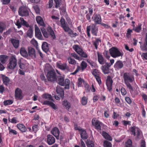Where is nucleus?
<instances>
[{
	"label": "nucleus",
	"instance_id": "1",
	"mask_svg": "<svg viewBox=\"0 0 147 147\" xmlns=\"http://www.w3.org/2000/svg\"><path fill=\"white\" fill-rule=\"evenodd\" d=\"M61 27L63 28L64 31L66 32H68L69 35L71 37H75L78 36V34L76 33H74L73 31L70 28L65 20L61 18L60 20Z\"/></svg>",
	"mask_w": 147,
	"mask_h": 147
},
{
	"label": "nucleus",
	"instance_id": "2",
	"mask_svg": "<svg viewBox=\"0 0 147 147\" xmlns=\"http://www.w3.org/2000/svg\"><path fill=\"white\" fill-rule=\"evenodd\" d=\"M123 77L124 83L127 88L130 90V92L131 91H133V88L129 82L131 83L134 81V76L131 75L129 73L125 72L123 74Z\"/></svg>",
	"mask_w": 147,
	"mask_h": 147
},
{
	"label": "nucleus",
	"instance_id": "3",
	"mask_svg": "<svg viewBox=\"0 0 147 147\" xmlns=\"http://www.w3.org/2000/svg\"><path fill=\"white\" fill-rule=\"evenodd\" d=\"M130 131L131 132V135H134V136H136L135 139L136 140H138L141 138V132L139 128L134 126L131 127Z\"/></svg>",
	"mask_w": 147,
	"mask_h": 147
},
{
	"label": "nucleus",
	"instance_id": "4",
	"mask_svg": "<svg viewBox=\"0 0 147 147\" xmlns=\"http://www.w3.org/2000/svg\"><path fill=\"white\" fill-rule=\"evenodd\" d=\"M70 81L68 79H66L65 81L63 77L59 76L58 78V84L62 86H65L66 89H68L69 88Z\"/></svg>",
	"mask_w": 147,
	"mask_h": 147
},
{
	"label": "nucleus",
	"instance_id": "5",
	"mask_svg": "<svg viewBox=\"0 0 147 147\" xmlns=\"http://www.w3.org/2000/svg\"><path fill=\"white\" fill-rule=\"evenodd\" d=\"M73 49L81 57L85 58L87 57L88 55L86 53L84 52L81 48L79 47L78 45H74L73 46Z\"/></svg>",
	"mask_w": 147,
	"mask_h": 147
},
{
	"label": "nucleus",
	"instance_id": "6",
	"mask_svg": "<svg viewBox=\"0 0 147 147\" xmlns=\"http://www.w3.org/2000/svg\"><path fill=\"white\" fill-rule=\"evenodd\" d=\"M28 8L26 6H23L20 7L18 11L19 15L22 17L29 16Z\"/></svg>",
	"mask_w": 147,
	"mask_h": 147
},
{
	"label": "nucleus",
	"instance_id": "7",
	"mask_svg": "<svg viewBox=\"0 0 147 147\" xmlns=\"http://www.w3.org/2000/svg\"><path fill=\"white\" fill-rule=\"evenodd\" d=\"M47 77L48 81L52 82H54L57 80L56 73L52 71H50L48 72Z\"/></svg>",
	"mask_w": 147,
	"mask_h": 147
},
{
	"label": "nucleus",
	"instance_id": "8",
	"mask_svg": "<svg viewBox=\"0 0 147 147\" xmlns=\"http://www.w3.org/2000/svg\"><path fill=\"white\" fill-rule=\"evenodd\" d=\"M17 65V59L15 56H12L10 59L9 63L8 64V68L11 69H14Z\"/></svg>",
	"mask_w": 147,
	"mask_h": 147
},
{
	"label": "nucleus",
	"instance_id": "9",
	"mask_svg": "<svg viewBox=\"0 0 147 147\" xmlns=\"http://www.w3.org/2000/svg\"><path fill=\"white\" fill-rule=\"evenodd\" d=\"M110 54L112 57L114 58L122 56V54L115 47L111 48L109 50Z\"/></svg>",
	"mask_w": 147,
	"mask_h": 147
},
{
	"label": "nucleus",
	"instance_id": "10",
	"mask_svg": "<svg viewBox=\"0 0 147 147\" xmlns=\"http://www.w3.org/2000/svg\"><path fill=\"white\" fill-rule=\"evenodd\" d=\"M87 28L90 29V30L91 31V33L93 35L97 36L98 30L96 24H92L89 26H88Z\"/></svg>",
	"mask_w": 147,
	"mask_h": 147
},
{
	"label": "nucleus",
	"instance_id": "11",
	"mask_svg": "<svg viewBox=\"0 0 147 147\" xmlns=\"http://www.w3.org/2000/svg\"><path fill=\"white\" fill-rule=\"evenodd\" d=\"M92 19L96 24H100L102 21L100 16L98 14L94 13L92 17Z\"/></svg>",
	"mask_w": 147,
	"mask_h": 147
},
{
	"label": "nucleus",
	"instance_id": "12",
	"mask_svg": "<svg viewBox=\"0 0 147 147\" xmlns=\"http://www.w3.org/2000/svg\"><path fill=\"white\" fill-rule=\"evenodd\" d=\"M35 36L39 40H43V37L40 31L36 25H35Z\"/></svg>",
	"mask_w": 147,
	"mask_h": 147
},
{
	"label": "nucleus",
	"instance_id": "13",
	"mask_svg": "<svg viewBox=\"0 0 147 147\" xmlns=\"http://www.w3.org/2000/svg\"><path fill=\"white\" fill-rule=\"evenodd\" d=\"M113 81L110 76L107 77L106 81V84L107 89L109 91H111L112 89V86Z\"/></svg>",
	"mask_w": 147,
	"mask_h": 147
},
{
	"label": "nucleus",
	"instance_id": "14",
	"mask_svg": "<svg viewBox=\"0 0 147 147\" xmlns=\"http://www.w3.org/2000/svg\"><path fill=\"white\" fill-rule=\"evenodd\" d=\"M55 138L52 135L49 134L47 136V142L49 145L53 144L55 143Z\"/></svg>",
	"mask_w": 147,
	"mask_h": 147
},
{
	"label": "nucleus",
	"instance_id": "15",
	"mask_svg": "<svg viewBox=\"0 0 147 147\" xmlns=\"http://www.w3.org/2000/svg\"><path fill=\"white\" fill-rule=\"evenodd\" d=\"M28 54L30 56L33 58L36 57V52L35 49L31 47H28Z\"/></svg>",
	"mask_w": 147,
	"mask_h": 147
},
{
	"label": "nucleus",
	"instance_id": "16",
	"mask_svg": "<svg viewBox=\"0 0 147 147\" xmlns=\"http://www.w3.org/2000/svg\"><path fill=\"white\" fill-rule=\"evenodd\" d=\"M15 97L16 99L21 100L22 98V91L19 88H17L15 90Z\"/></svg>",
	"mask_w": 147,
	"mask_h": 147
},
{
	"label": "nucleus",
	"instance_id": "17",
	"mask_svg": "<svg viewBox=\"0 0 147 147\" xmlns=\"http://www.w3.org/2000/svg\"><path fill=\"white\" fill-rule=\"evenodd\" d=\"M44 105H47L51 107L53 109L56 110L57 109V107L55 105V104L51 101L46 100L43 102Z\"/></svg>",
	"mask_w": 147,
	"mask_h": 147
},
{
	"label": "nucleus",
	"instance_id": "18",
	"mask_svg": "<svg viewBox=\"0 0 147 147\" xmlns=\"http://www.w3.org/2000/svg\"><path fill=\"white\" fill-rule=\"evenodd\" d=\"M51 133L56 137V139H59V131L57 128L56 127L54 128L51 130Z\"/></svg>",
	"mask_w": 147,
	"mask_h": 147
},
{
	"label": "nucleus",
	"instance_id": "19",
	"mask_svg": "<svg viewBox=\"0 0 147 147\" xmlns=\"http://www.w3.org/2000/svg\"><path fill=\"white\" fill-rule=\"evenodd\" d=\"M92 123L95 127V128L97 129L98 131H100L101 130V126L100 125L101 123L98 121L96 120L95 121V120L93 119L92 121Z\"/></svg>",
	"mask_w": 147,
	"mask_h": 147
},
{
	"label": "nucleus",
	"instance_id": "20",
	"mask_svg": "<svg viewBox=\"0 0 147 147\" xmlns=\"http://www.w3.org/2000/svg\"><path fill=\"white\" fill-rule=\"evenodd\" d=\"M114 67L116 69L119 70L122 68L123 67V64L121 61H117L114 65Z\"/></svg>",
	"mask_w": 147,
	"mask_h": 147
},
{
	"label": "nucleus",
	"instance_id": "21",
	"mask_svg": "<svg viewBox=\"0 0 147 147\" xmlns=\"http://www.w3.org/2000/svg\"><path fill=\"white\" fill-rule=\"evenodd\" d=\"M20 53L22 56L25 58L28 57V53L25 48L22 47L20 49Z\"/></svg>",
	"mask_w": 147,
	"mask_h": 147
},
{
	"label": "nucleus",
	"instance_id": "22",
	"mask_svg": "<svg viewBox=\"0 0 147 147\" xmlns=\"http://www.w3.org/2000/svg\"><path fill=\"white\" fill-rule=\"evenodd\" d=\"M18 63L20 69L24 70L27 68V64L22 62L21 59L18 60Z\"/></svg>",
	"mask_w": 147,
	"mask_h": 147
},
{
	"label": "nucleus",
	"instance_id": "23",
	"mask_svg": "<svg viewBox=\"0 0 147 147\" xmlns=\"http://www.w3.org/2000/svg\"><path fill=\"white\" fill-rule=\"evenodd\" d=\"M36 20L37 23L40 26L43 27L45 26L43 20L41 17L39 16H37L36 18Z\"/></svg>",
	"mask_w": 147,
	"mask_h": 147
},
{
	"label": "nucleus",
	"instance_id": "24",
	"mask_svg": "<svg viewBox=\"0 0 147 147\" xmlns=\"http://www.w3.org/2000/svg\"><path fill=\"white\" fill-rule=\"evenodd\" d=\"M1 77L3 83L5 85L7 86L9 84L10 82V79L9 78L3 74L1 75Z\"/></svg>",
	"mask_w": 147,
	"mask_h": 147
},
{
	"label": "nucleus",
	"instance_id": "25",
	"mask_svg": "<svg viewBox=\"0 0 147 147\" xmlns=\"http://www.w3.org/2000/svg\"><path fill=\"white\" fill-rule=\"evenodd\" d=\"M98 60L99 63L101 65L104 64L106 61V60L104 58L102 55L98 53Z\"/></svg>",
	"mask_w": 147,
	"mask_h": 147
},
{
	"label": "nucleus",
	"instance_id": "26",
	"mask_svg": "<svg viewBox=\"0 0 147 147\" xmlns=\"http://www.w3.org/2000/svg\"><path fill=\"white\" fill-rule=\"evenodd\" d=\"M56 92L57 94L61 95V96H64V92L63 89L60 86H57Z\"/></svg>",
	"mask_w": 147,
	"mask_h": 147
},
{
	"label": "nucleus",
	"instance_id": "27",
	"mask_svg": "<svg viewBox=\"0 0 147 147\" xmlns=\"http://www.w3.org/2000/svg\"><path fill=\"white\" fill-rule=\"evenodd\" d=\"M11 42L13 47L16 49L18 48L19 45V41L18 40L12 39L11 40Z\"/></svg>",
	"mask_w": 147,
	"mask_h": 147
},
{
	"label": "nucleus",
	"instance_id": "28",
	"mask_svg": "<svg viewBox=\"0 0 147 147\" xmlns=\"http://www.w3.org/2000/svg\"><path fill=\"white\" fill-rule=\"evenodd\" d=\"M42 48L45 52L46 53L48 52L49 51V48L47 43L46 42H43L42 45Z\"/></svg>",
	"mask_w": 147,
	"mask_h": 147
},
{
	"label": "nucleus",
	"instance_id": "29",
	"mask_svg": "<svg viewBox=\"0 0 147 147\" xmlns=\"http://www.w3.org/2000/svg\"><path fill=\"white\" fill-rule=\"evenodd\" d=\"M102 135L103 137L104 138H105L107 140L110 141L112 140V138L107 132L103 131L102 132Z\"/></svg>",
	"mask_w": 147,
	"mask_h": 147
},
{
	"label": "nucleus",
	"instance_id": "30",
	"mask_svg": "<svg viewBox=\"0 0 147 147\" xmlns=\"http://www.w3.org/2000/svg\"><path fill=\"white\" fill-rule=\"evenodd\" d=\"M92 138L91 140L89 139L87 140L86 144L88 147H94V141L92 140Z\"/></svg>",
	"mask_w": 147,
	"mask_h": 147
},
{
	"label": "nucleus",
	"instance_id": "31",
	"mask_svg": "<svg viewBox=\"0 0 147 147\" xmlns=\"http://www.w3.org/2000/svg\"><path fill=\"white\" fill-rule=\"evenodd\" d=\"M63 105L67 109H69L71 107L70 103L67 100H64L63 102Z\"/></svg>",
	"mask_w": 147,
	"mask_h": 147
},
{
	"label": "nucleus",
	"instance_id": "32",
	"mask_svg": "<svg viewBox=\"0 0 147 147\" xmlns=\"http://www.w3.org/2000/svg\"><path fill=\"white\" fill-rule=\"evenodd\" d=\"M47 31L49 32L50 35L53 38V39H54L55 38V36L52 29L51 27H49L47 28Z\"/></svg>",
	"mask_w": 147,
	"mask_h": 147
},
{
	"label": "nucleus",
	"instance_id": "33",
	"mask_svg": "<svg viewBox=\"0 0 147 147\" xmlns=\"http://www.w3.org/2000/svg\"><path fill=\"white\" fill-rule=\"evenodd\" d=\"M42 98H43L49 100H53L52 96L51 95L48 94H45L42 95Z\"/></svg>",
	"mask_w": 147,
	"mask_h": 147
},
{
	"label": "nucleus",
	"instance_id": "34",
	"mask_svg": "<svg viewBox=\"0 0 147 147\" xmlns=\"http://www.w3.org/2000/svg\"><path fill=\"white\" fill-rule=\"evenodd\" d=\"M17 127L21 131L25 132L26 131V128L25 126L23 124H18L17 125Z\"/></svg>",
	"mask_w": 147,
	"mask_h": 147
},
{
	"label": "nucleus",
	"instance_id": "35",
	"mask_svg": "<svg viewBox=\"0 0 147 147\" xmlns=\"http://www.w3.org/2000/svg\"><path fill=\"white\" fill-rule=\"evenodd\" d=\"M7 57L5 55H1L0 56V61L1 63H5L6 62Z\"/></svg>",
	"mask_w": 147,
	"mask_h": 147
},
{
	"label": "nucleus",
	"instance_id": "36",
	"mask_svg": "<svg viewBox=\"0 0 147 147\" xmlns=\"http://www.w3.org/2000/svg\"><path fill=\"white\" fill-rule=\"evenodd\" d=\"M57 66L59 68L62 70H65L68 68L67 64L65 63L58 64Z\"/></svg>",
	"mask_w": 147,
	"mask_h": 147
},
{
	"label": "nucleus",
	"instance_id": "37",
	"mask_svg": "<svg viewBox=\"0 0 147 147\" xmlns=\"http://www.w3.org/2000/svg\"><path fill=\"white\" fill-rule=\"evenodd\" d=\"M96 40L95 41L93 42V45L94 46V47L96 49H97L98 46L99 45V43H101V40L98 38H95Z\"/></svg>",
	"mask_w": 147,
	"mask_h": 147
},
{
	"label": "nucleus",
	"instance_id": "38",
	"mask_svg": "<svg viewBox=\"0 0 147 147\" xmlns=\"http://www.w3.org/2000/svg\"><path fill=\"white\" fill-rule=\"evenodd\" d=\"M81 138L83 139H86L88 138V136L86 131L85 130H82L81 133Z\"/></svg>",
	"mask_w": 147,
	"mask_h": 147
},
{
	"label": "nucleus",
	"instance_id": "39",
	"mask_svg": "<svg viewBox=\"0 0 147 147\" xmlns=\"http://www.w3.org/2000/svg\"><path fill=\"white\" fill-rule=\"evenodd\" d=\"M102 69L103 73L105 74H107L109 72V68L106 67L105 66H102Z\"/></svg>",
	"mask_w": 147,
	"mask_h": 147
},
{
	"label": "nucleus",
	"instance_id": "40",
	"mask_svg": "<svg viewBox=\"0 0 147 147\" xmlns=\"http://www.w3.org/2000/svg\"><path fill=\"white\" fill-rule=\"evenodd\" d=\"M33 30L32 29L31 27H30V29L27 31V35L29 38H31L32 36Z\"/></svg>",
	"mask_w": 147,
	"mask_h": 147
},
{
	"label": "nucleus",
	"instance_id": "41",
	"mask_svg": "<svg viewBox=\"0 0 147 147\" xmlns=\"http://www.w3.org/2000/svg\"><path fill=\"white\" fill-rule=\"evenodd\" d=\"M6 26L4 24L0 22V33L2 34L3 31L5 29Z\"/></svg>",
	"mask_w": 147,
	"mask_h": 147
},
{
	"label": "nucleus",
	"instance_id": "42",
	"mask_svg": "<svg viewBox=\"0 0 147 147\" xmlns=\"http://www.w3.org/2000/svg\"><path fill=\"white\" fill-rule=\"evenodd\" d=\"M142 29V24H139L138 26L136 28H133V30L136 32L139 33Z\"/></svg>",
	"mask_w": 147,
	"mask_h": 147
},
{
	"label": "nucleus",
	"instance_id": "43",
	"mask_svg": "<svg viewBox=\"0 0 147 147\" xmlns=\"http://www.w3.org/2000/svg\"><path fill=\"white\" fill-rule=\"evenodd\" d=\"M41 30L43 36L45 38H48L49 34L46 31L45 29L44 28H41Z\"/></svg>",
	"mask_w": 147,
	"mask_h": 147
},
{
	"label": "nucleus",
	"instance_id": "44",
	"mask_svg": "<svg viewBox=\"0 0 147 147\" xmlns=\"http://www.w3.org/2000/svg\"><path fill=\"white\" fill-rule=\"evenodd\" d=\"M132 143L131 140L130 139H128L125 143V147H133Z\"/></svg>",
	"mask_w": 147,
	"mask_h": 147
},
{
	"label": "nucleus",
	"instance_id": "45",
	"mask_svg": "<svg viewBox=\"0 0 147 147\" xmlns=\"http://www.w3.org/2000/svg\"><path fill=\"white\" fill-rule=\"evenodd\" d=\"M20 20H21V23L22 25L25 26L27 27H29L28 24L24 20V19L22 18H20Z\"/></svg>",
	"mask_w": 147,
	"mask_h": 147
},
{
	"label": "nucleus",
	"instance_id": "46",
	"mask_svg": "<svg viewBox=\"0 0 147 147\" xmlns=\"http://www.w3.org/2000/svg\"><path fill=\"white\" fill-rule=\"evenodd\" d=\"M68 62L69 64L72 65H75L76 63V61L74 59H72L70 57H69L68 58Z\"/></svg>",
	"mask_w": 147,
	"mask_h": 147
},
{
	"label": "nucleus",
	"instance_id": "47",
	"mask_svg": "<svg viewBox=\"0 0 147 147\" xmlns=\"http://www.w3.org/2000/svg\"><path fill=\"white\" fill-rule=\"evenodd\" d=\"M8 129L9 130V133L10 134L16 135L17 134V132L15 130L13 129L10 128V127H8Z\"/></svg>",
	"mask_w": 147,
	"mask_h": 147
},
{
	"label": "nucleus",
	"instance_id": "48",
	"mask_svg": "<svg viewBox=\"0 0 147 147\" xmlns=\"http://www.w3.org/2000/svg\"><path fill=\"white\" fill-rule=\"evenodd\" d=\"M71 55L75 59L79 61H81L82 59L81 57H79L75 53H71Z\"/></svg>",
	"mask_w": 147,
	"mask_h": 147
},
{
	"label": "nucleus",
	"instance_id": "49",
	"mask_svg": "<svg viewBox=\"0 0 147 147\" xmlns=\"http://www.w3.org/2000/svg\"><path fill=\"white\" fill-rule=\"evenodd\" d=\"M56 4L55 7L57 8L59 7L61 4V0H54Z\"/></svg>",
	"mask_w": 147,
	"mask_h": 147
},
{
	"label": "nucleus",
	"instance_id": "50",
	"mask_svg": "<svg viewBox=\"0 0 147 147\" xmlns=\"http://www.w3.org/2000/svg\"><path fill=\"white\" fill-rule=\"evenodd\" d=\"M92 73L95 77L98 76L99 75V72L98 70L96 69H94Z\"/></svg>",
	"mask_w": 147,
	"mask_h": 147
},
{
	"label": "nucleus",
	"instance_id": "51",
	"mask_svg": "<svg viewBox=\"0 0 147 147\" xmlns=\"http://www.w3.org/2000/svg\"><path fill=\"white\" fill-rule=\"evenodd\" d=\"M104 145L105 147H112V144L111 143L107 140L104 141Z\"/></svg>",
	"mask_w": 147,
	"mask_h": 147
},
{
	"label": "nucleus",
	"instance_id": "52",
	"mask_svg": "<svg viewBox=\"0 0 147 147\" xmlns=\"http://www.w3.org/2000/svg\"><path fill=\"white\" fill-rule=\"evenodd\" d=\"M13 102V101L11 100H7L4 101L3 103L4 105L7 106L11 104Z\"/></svg>",
	"mask_w": 147,
	"mask_h": 147
},
{
	"label": "nucleus",
	"instance_id": "53",
	"mask_svg": "<svg viewBox=\"0 0 147 147\" xmlns=\"http://www.w3.org/2000/svg\"><path fill=\"white\" fill-rule=\"evenodd\" d=\"M87 102V98L84 96L82 98V103L83 105H86Z\"/></svg>",
	"mask_w": 147,
	"mask_h": 147
},
{
	"label": "nucleus",
	"instance_id": "54",
	"mask_svg": "<svg viewBox=\"0 0 147 147\" xmlns=\"http://www.w3.org/2000/svg\"><path fill=\"white\" fill-rule=\"evenodd\" d=\"M81 66L82 70H83L84 69H86V68L87 67V63L85 61H82L81 63Z\"/></svg>",
	"mask_w": 147,
	"mask_h": 147
},
{
	"label": "nucleus",
	"instance_id": "55",
	"mask_svg": "<svg viewBox=\"0 0 147 147\" xmlns=\"http://www.w3.org/2000/svg\"><path fill=\"white\" fill-rule=\"evenodd\" d=\"M84 82V81L81 78H80L78 79V87L80 86L82 82Z\"/></svg>",
	"mask_w": 147,
	"mask_h": 147
},
{
	"label": "nucleus",
	"instance_id": "56",
	"mask_svg": "<svg viewBox=\"0 0 147 147\" xmlns=\"http://www.w3.org/2000/svg\"><path fill=\"white\" fill-rule=\"evenodd\" d=\"M16 25L18 26V28H20L21 27V20H18L16 23Z\"/></svg>",
	"mask_w": 147,
	"mask_h": 147
},
{
	"label": "nucleus",
	"instance_id": "57",
	"mask_svg": "<svg viewBox=\"0 0 147 147\" xmlns=\"http://www.w3.org/2000/svg\"><path fill=\"white\" fill-rule=\"evenodd\" d=\"M32 130L35 132H36L38 129V127L37 125H34L32 127Z\"/></svg>",
	"mask_w": 147,
	"mask_h": 147
},
{
	"label": "nucleus",
	"instance_id": "58",
	"mask_svg": "<svg viewBox=\"0 0 147 147\" xmlns=\"http://www.w3.org/2000/svg\"><path fill=\"white\" fill-rule=\"evenodd\" d=\"M31 42L32 44L35 47H36L38 45L37 42L35 40L32 39L31 41Z\"/></svg>",
	"mask_w": 147,
	"mask_h": 147
},
{
	"label": "nucleus",
	"instance_id": "59",
	"mask_svg": "<svg viewBox=\"0 0 147 147\" xmlns=\"http://www.w3.org/2000/svg\"><path fill=\"white\" fill-rule=\"evenodd\" d=\"M121 93L122 95H125L126 94V91L124 88H122L121 90Z\"/></svg>",
	"mask_w": 147,
	"mask_h": 147
},
{
	"label": "nucleus",
	"instance_id": "60",
	"mask_svg": "<svg viewBox=\"0 0 147 147\" xmlns=\"http://www.w3.org/2000/svg\"><path fill=\"white\" fill-rule=\"evenodd\" d=\"M125 49L127 51H128L130 52H132L134 50V49L133 48H131L130 49H129V47L128 46L126 45H125Z\"/></svg>",
	"mask_w": 147,
	"mask_h": 147
},
{
	"label": "nucleus",
	"instance_id": "61",
	"mask_svg": "<svg viewBox=\"0 0 147 147\" xmlns=\"http://www.w3.org/2000/svg\"><path fill=\"white\" fill-rule=\"evenodd\" d=\"M140 147H146V142L144 140H142L141 141Z\"/></svg>",
	"mask_w": 147,
	"mask_h": 147
},
{
	"label": "nucleus",
	"instance_id": "62",
	"mask_svg": "<svg viewBox=\"0 0 147 147\" xmlns=\"http://www.w3.org/2000/svg\"><path fill=\"white\" fill-rule=\"evenodd\" d=\"M132 32V30L130 29H128L126 33L127 36L129 37L130 35L131 34Z\"/></svg>",
	"mask_w": 147,
	"mask_h": 147
},
{
	"label": "nucleus",
	"instance_id": "63",
	"mask_svg": "<svg viewBox=\"0 0 147 147\" xmlns=\"http://www.w3.org/2000/svg\"><path fill=\"white\" fill-rule=\"evenodd\" d=\"M5 91L4 87L3 85H1L0 86V93L2 94Z\"/></svg>",
	"mask_w": 147,
	"mask_h": 147
},
{
	"label": "nucleus",
	"instance_id": "64",
	"mask_svg": "<svg viewBox=\"0 0 147 147\" xmlns=\"http://www.w3.org/2000/svg\"><path fill=\"white\" fill-rule=\"evenodd\" d=\"M49 7L51 8L53 5V0H49Z\"/></svg>",
	"mask_w": 147,
	"mask_h": 147
}]
</instances>
